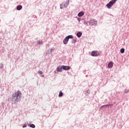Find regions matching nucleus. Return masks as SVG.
Masks as SVG:
<instances>
[{"label":"nucleus","instance_id":"1","mask_svg":"<svg viewBox=\"0 0 129 129\" xmlns=\"http://www.w3.org/2000/svg\"><path fill=\"white\" fill-rule=\"evenodd\" d=\"M21 95L22 93H21L20 91H17L16 93H14L12 95V100H14V101H18V100H20Z\"/></svg>","mask_w":129,"mask_h":129},{"label":"nucleus","instance_id":"2","mask_svg":"<svg viewBox=\"0 0 129 129\" xmlns=\"http://www.w3.org/2000/svg\"><path fill=\"white\" fill-rule=\"evenodd\" d=\"M115 0L111 1L108 4L106 5V7L108 9H110L114 4H115Z\"/></svg>","mask_w":129,"mask_h":129},{"label":"nucleus","instance_id":"3","mask_svg":"<svg viewBox=\"0 0 129 129\" xmlns=\"http://www.w3.org/2000/svg\"><path fill=\"white\" fill-rule=\"evenodd\" d=\"M73 36L72 35H69L67 36L65 39L63 40V44H67L68 43V41H69V39H73Z\"/></svg>","mask_w":129,"mask_h":129},{"label":"nucleus","instance_id":"4","mask_svg":"<svg viewBox=\"0 0 129 129\" xmlns=\"http://www.w3.org/2000/svg\"><path fill=\"white\" fill-rule=\"evenodd\" d=\"M91 56H93V57L99 56V52L97 51H92L91 53Z\"/></svg>","mask_w":129,"mask_h":129},{"label":"nucleus","instance_id":"5","mask_svg":"<svg viewBox=\"0 0 129 129\" xmlns=\"http://www.w3.org/2000/svg\"><path fill=\"white\" fill-rule=\"evenodd\" d=\"M62 68L63 70H69L70 69V67L62 66Z\"/></svg>","mask_w":129,"mask_h":129},{"label":"nucleus","instance_id":"6","mask_svg":"<svg viewBox=\"0 0 129 129\" xmlns=\"http://www.w3.org/2000/svg\"><path fill=\"white\" fill-rule=\"evenodd\" d=\"M113 67V62L110 61L108 64V68H112Z\"/></svg>","mask_w":129,"mask_h":129},{"label":"nucleus","instance_id":"7","mask_svg":"<svg viewBox=\"0 0 129 129\" xmlns=\"http://www.w3.org/2000/svg\"><path fill=\"white\" fill-rule=\"evenodd\" d=\"M83 15H84V12H80L78 15V17H82V16H83Z\"/></svg>","mask_w":129,"mask_h":129},{"label":"nucleus","instance_id":"8","mask_svg":"<svg viewBox=\"0 0 129 129\" xmlns=\"http://www.w3.org/2000/svg\"><path fill=\"white\" fill-rule=\"evenodd\" d=\"M68 5H69V1H67V2H66L64 4H63V7L64 8H67V6H68Z\"/></svg>","mask_w":129,"mask_h":129},{"label":"nucleus","instance_id":"9","mask_svg":"<svg viewBox=\"0 0 129 129\" xmlns=\"http://www.w3.org/2000/svg\"><path fill=\"white\" fill-rule=\"evenodd\" d=\"M82 35V33L79 32L77 33V36L78 38H80Z\"/></svg>","mask_w":129,"mask_h":129},{"label":"nucleus","instance_id":"10","mask_svg":"<svg viewBox=\"0 0 129 129\" xmlns=\"http://www.w3.org/2000/svg\"><path fill=\"white\" fill-rule=\"evenodd\" d=\"M22 8L23 7H22V6L19 5L17 7V10H18V11H21V10H22Z\"/></svg>","mask_w":129,"mask_h":129},{"label":"nucleus","instance_id":"11","mask_svg":"<svg viewBox=\"0 0 129 129\" xmlns=\"http://www.w3.org/2000/svg\"><path fill=\"white\" fill-rule=\"evenodd\" d=\"M62 69H63V68H62V66H61V67H58V68H57V71H58V72H62Z\"/></svg>","mask_w":129,"mask_h":129},{"label":"nucleus","instance_id":"12","mask_svg":"<svg viewBox=\"0 0 129 129\" xmlns=\"http://www.w3.org/2000/svg\"><path fill=\"white\" fill-rule=\"evenodd\" d=\"M58 96L59 97H62V96H63V93H62V91H60Z\"/></svg>","mask_w":129,"mask_h":129},{"label":"nucleus","instance_id":"13","mask_svg":"<svg viewBox=\"0 0 129 129\" xmlns=\"http://www.w3.org/2000/svg\"><path fill=\"white\" fill-rule=\"evenodd\" d=\"M30 127H32V128H35V124H29Z\"/></svg>","mask_w":129,"mask_h":129},{"label":"nucleus","instance_id":"14","mask_svg":"<svg viewBox=\"0 0 129 129\" xmlns=\"http://www.w3.org/2000/svg\"><path fill=\"white\" fill-rule=\"evenodd\" d=\"M112 104H110V105H104L101 106V107H107V106H112Z\"/></svg>","mask_w":129,"mask_h":129},{"label":"nucleus","instance_id":"15","mask_svg":"<svg viewBox=\"0 0 129 129\" xmlns=\"http://www.w3.org/2000/svg\"><path fill=\"white\" fill-rule=\"evenodd\" d=\"M37 44H38V45H41L42 44H43V42L42 41H38L37 42Z\"/></svg>","mask_w":129,"mask_h":129},{"label":"nucleus","instance_id":"16","mask_svg":"<svg viewBox=\"0 0 129 129\" xmlns=\"http://www.w3.org/2000/svg\"><path fill=\"white\" fill-rule=\"evenodd\" d=\"M120 51V53H121L122 54H123V53H124V49L123 48H121Z\"/></svg>","mask_w":129,"mask_h":129},{"label":"nucleus","instance_id":"17","mask_svg":"<svg viewBox=\"0 0 129 129\" xmlns=\"http://www.w3.org/2000/svg\"><path fill=\"white\" fill-rule=\"evenodd\" d=\"M92 23H93V24H96V21L94 20V19H93L91 20Z\"/></svg>","mask_w":129,"mask_h":129},{"label":"nucleus","instance_id":"18","mask_svg":"<svg viewBox=\"0 0 129 129\" xmlns=\"http://www.w3.org/2000/svg\"><path fill=\"white\" fill-rule=\"evenodd\" d=\"M38 73H39V74L42 75V74H43V72H42V71H39L38 72Z\"/></svg>","mask_w":129,"mask_h":129},{"label":"nucleus","instance_id":"19","mask_svg":"<svg viewBox=\"0 0 129 129\" xmlns=\"http://www.w3.org/2000/svg\"><path fill=\"white\" fill-rule=\"evenodd\" d=\"M63 8H64V5H60V9H62Z\"/></svg>","mask_w":129,"mask_h":129},{"label":"nucleus","instance_id":"20","mask_svg":"<svg viewBox=\"0 0 129 129\" xmlns=\"http://www.w3.org/2000/svg\"><path fill=\"white\" fill-rule=\"evenodd\" d=\"M128 90H125V93H128Z\"/></svg>","mask_w":129,"mask_h":129},{"label":"nucleus","instance_id":"21","mask_svg":"<svg viewBox=\"0 0 129 129\" xmlns=\"http://www.w3.org/2000/svg\"><path fill=\"white\" fill-rule=\"evenodd\" d=\"M26 126H27L26 125V124H25V125H24L23 126V127H26Z\"/></svg>","mask_w":129,"mask_h":129},{"label":"nucleus","instance_id":"22","mask_svg":"<svg viewBox=\"0 0 129 129\" xmlns=\"http://www.w3.org/2000/svg\"><path fill=\"white\" fill-rule=\"evenodd\" d=\"M42 77H44V76H42Z\"/></svg>","mask_w":129,"mask_h":129}]
</instances>
